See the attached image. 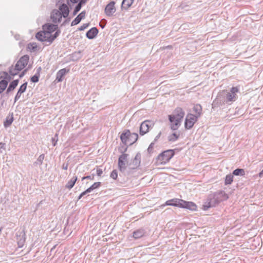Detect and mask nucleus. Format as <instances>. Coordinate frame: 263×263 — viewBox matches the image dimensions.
<instances>
[{
	"label": "nucleus",
	"mask_w": 263,
	"mask_h": 263,
	"mask_svg": "<svg viewBox=\"0 0 263 263\" xmlns=\"http://www.w3.org/2000/svg\"><path fill=\"white\" fill-rule=\"evenodd\" d=\"M67 20H65V22L62 24V25H64L65 23H67Z\"/></svg>",
	"instance_id": "58"
},
{
	"label": "nucleus",
	"mask_w": 263,
	"mask_h": 263,
	"mask_svg": "<svg viewBox=\"0 0 263 263\" xmlns=\"http://www.w3.org/2000/svg\"><path fill=\"white\" fill-rule=\"evenodd\" d=\"M61 33V31L60 30H57L56 32L54 33L53 35L51 34V41L53 42V41L60 35Z\"/></svg>",
	"instance_id": "40"
},
{
	"label": "nucleus",
	"mask_w": 263,
	"mask_h": 263,
	"mask_svg": "<svg viewBox=\"0 0 263 263\" xmlns=\"http://www.w3.org/2000/svg\"><path fill=\"white\" fill-rule=\"evenodd\" d=\"M98 33V29L96 27H93L86 32V36L89 39H93L96 36Z\"/></svg>",
	"instance_id": "16"
},
{
	"label": "nucleus",
	"mask_w": 263,
	"mask_h": 263,
	"mask_svg": "<svg viewBox=\"0 0 263 263\" xmlns=\"http://www.w3.org/2000/svg\"><path fill=\"white\" fill-rule=\"evenodd\" d=\"M198 118L192 114H188L186 117L184 126L186 129H191L197 121Z\"/></svg>",
	"instance_id": "4"
},
{
	"label": "nucleus",
	"mask_w": 263,
	"mask_h": 263,
	"mask_svg": "<svg viewBox=\"0 0 263 263\" xmlns=\"http://www.w3.org/2000/svg\"><path fill=\"white\" fill-rule=\"evenodd\" d=\"M101 186L100 182H95L91 186L87 189L88 192H91L93 190L98 189Z\"/></svg>",
	"instance_id": "35"
},
{
	"label": "nucleus",
	"mask_w": 263,
	"mask_h": 263,
	"mask_svg": "<svg viewBox=\"0 0 263 263\" xmlns=\"http://www.w3.org/2000/svg\"><path fill=\"white\" fill-rule=\"evenodd\" d=\"M182 199H173L172 200H168L166 202V204L168 205L176 206L181 208V204L180 201H182Z\"/></svg>",
	"instance_id": "20"
},
{
	"label": "nucleus",
	"mask_w": 263,
	"mask_h": 263,
	"mask_svg": "<svg viewBox=\"0 0 263 263\" xmlns=\"http://www.w3.org/2000/svg\"><path fill=\"white\" fill-rule=\"evenodd\" d=\"M8 85V81L6 80H2L0 81V93H2Z\"/></svg>",
	"instance_id": "30"
},
{
	"label": "nucleus",
	"mask_w": 263,
	"mask_h": 263,
	"mask_svg": "<svg viewBox=\"0 0 263 263\" xmlns=\"http://www.w3.org/2000/svg\"><path fill=\"white\" fill-rule=\"evenodd\" d=\"M62 16L61 12L57 9H54L51 14V18L54 23L60 22Z\"/></svg>",
	"instance_id": "10"
},
{
	"label": "nucleus",
	"mask_w": 263,
	"mask_h": 263,
	"mask_svg": "<svg viewBox=\"0 0 263 263\" xmlns=\"http://www.w3.org/2000/svg\"><path fill=\"white\" fill-rule=\"evenodd\" d=\"M161 135V132H159V133L158 134V135L155 137V140L156 141L158 138H160V136Z\"/></svg>",
	"instance_id": "52"
},
{
	"label": "nucleus",
	"mask_w": 263,
	"mask_h": 263,
	"mask_svg": "<svg viewBox=\"0 0 263 263\" xmlns=\"http://www.w3.org/2000/svg\"><path fill=\"white\" fill-rule=\"evenodd\" d=\"M138 138V135L136 133H131L129 130H125L121 136L120 139L124 144L131 145L135 143Z\"/></svg>",
	"instance_id": "2"
},
{
	"label": "nucleus",
	"mask_w": 263,
	"mask_h": 263,
	"mask_svg": "<svg viewBox=\"0 0 263 263\" xmlns=\"http://www.w3.org/2000/svg\"><path fill=\"white\" fill-rule=\"evenodd\" d=\"M103 173L102 169L98 168L97 170V174L98 176H101Z\"/></svg>",
	"instance_id": "48"
},
{
	"label": "nucleus",
	"mask_w": 263,
	"mask_h": 263,
	"mask_svg": "<svg viewBox=\"0 0 263 263\" xmlns=\"http://www.w3.org/2000/svg\"><path fill=\"white\" fill-rule=\"evenodd\" d=\"M115 2L111 1L108 3L105 8V13L107 16H112L115 13L116 9L115 8Z\"/></svg>",
	"instance_id": "8"
},
{
	"label": "nucleus",
	"mask_w": 263,
	"mask_h": 263,
	"mask_svg": "<svg viewBox=\"0 0 263 263\" xmlns=\"http://www.w3.org/2000/svg\"><path fill=\"white\" fill-rule=\"evenodd\" d=\"M27 82L23 84L18 90V91L14 98V102H16L21 97V95L24 93L27 88Z\"/></svg>",
	"instance_id": "15"
},
{
	"label": "nucleus",
	"mask_w": 263,
	"mask_h": 263,
	"mask_svg": "<svg viewBox=\"0 0 263 263\" xmlns=\"http://www.w3.org/2000/svg\"><path fill=\"white\" fill-rule=\"evenodd\" d=\"M29 57L28 55H24L15 64L16 67H18V69L22 70L28 63Z\"/></svg>",
	"instance_id": "9"
},
{
	"label": "nucleus",
	"mask_w": 263,
	"mask_h": 263,
	"mask_svg": "<svg viewBox=\"0 0 263 263\" xmlns=\"http://www.w3.org/2000/svg\"><path fill=\"white\" fill-rule=\"evenodd\" d=\"M77 180V177H76V176L73 177L69 181H68V182L65 185V187L69 190H70L71 189H72L73 187Z\"/></svg>",
	"instance_id": "23"
},
{
	"label": "nucleus",
	"mask_w": 263,
	"mask_h": 263,
	"mask_svg": "<svg viewBox=\"0 0 263 263\" xmlns=\"http://www.w3.org/2000/svg\"><path fill=\"white\" fill-rule=\"evenodd\" d=\"M58 25L52 24H47L43 26L44 30L51 34L53 32L58 29Z\"/></svg>",
	"instance_id": "14"
},
{
	"label": "nucleus",
	"mask_w": 263,
	"mask_h": 263,
	"mask_svg": "<svg viewBox=\"0 0 263 263\" xmlns=\"http://www.w3.org/2000/svg\"><path fill=\"white\" fill-rule=\"evenodd\" d=\"M69 71V69L66 70L65 68L60 69L57 73L56 76V79L58 82H60L63 81V77Z\"/></svg>",
	"instance_id": "18"
},
{
	"label": "nucleus",
	"mask_w": 263,
	"mask_h": 263,
	"mask_svg": "<svg viewBox=\"0 0 263 263\" xmlns=\"http://www.w3.org/2000/svg\"><path fill=\"white\" fill-rule=\"evenodd\" d=\"M46 35L45 34V32H44V30L43 31H40V32H38L36 34V38L39 40V41H42V42H44L45 41V35Z\"/></svg>",
	"instance_id": "28"
},
{
	"label": "nucleus",
	"mask_w": 263,
	"mask_h": 263,
	"mask_svg": "<svg viewBox=\"0 0 263 263\" xmlns=\"http://www.w3.org/2000/svg\"><path fill=\"white\" fill-rule=\"evenodd\" d=\"M233 175L235 176H244L245 172L242 168H237L233 172Z\"/></svg>",
	"instance_id": "33"
},
{
	"label": "nucleus",
	"mask_w": 263,
	"mask_h": 263,
	"mask_svg": "<svg viewBox=\"0 0 263 263\" xmlns=\"http://www.w3.org/2000/svg\"><path fill=\"white\" fill-rule=\"evenodd\" d=\"M3 74H4V77L5 78V79H7L8 77H9V76H8V73L7 72H3Z\"/></svg>",
	"instance_id": "51"
},
{
	"label": "nucleus",
	"mask_w": 263,
	"mask_h": 263,
	"mask_svg": "<svg viewBox=\"0 0 263 263\" xmlns=\"http://www.w3.org/2000/svg\"><path fill=\"white\" fill-rule=\"evenodd\" d=\"M85 1H86V0H81V1H80V2H81V4H83V3H85Z\"/></svg>",
	"instance_id": "56"
},
{
	"label": "nucleus",
	"mask_w": 263,
	"mask_h": 263,
	"mask_svg": "<svg viewBox=\"0 0 263 263\" xmlns=\"http://www.w3.org/2000/svg\"><path fill=\"white\" fill-rule=\"evenodd\" d=\"M141 162V155L140 153H137L135 156L134 159L133 160V162L129 164V168L130 169H136L138 167L140 164Z\"/></svg>",
	"instance_id": "11"
},
{
	"label": "nucleus",
	"mask_w": 263,
	"mask_h": 263,
	"mask_svg": "<svg viewBox=\"0 0 263 263\" xmlns=\"http://www.w3.org/2000/svg\"><path fill=\"white\" fill-rule=\"evenodd\" d=\"M42 203V201H41V202L39 203L38 206H39V205H40V204H41Z\"/></svg>",
	"instance_id": "60"
},
{
	"label": "nucleus",
	"mask_w": 263,
	"mask_h": 263,
	"mask_svg": "<svg viewBox=\"0 0 263 263\" xmlns=\"http://www.w3.org/2000/svg\"><path fill=\"white\" fill-rule=\"evenodd\" d=\"M153 125V123L148 120L143 121L140 125V134L144 135L148 132L149 129Z\"/></svg>",
	"instance_id": "7"
},
{
	"label": "nucleus",
	"mask_w": 263,
	"mask_h": 263,
	"mask_svg": "<svg viewBox=\"0 0 263 263\" xmlns=\"http://www.w3.org/2000/svg\"><path fill=\"white\" fill-rule=\"evenodd\" d=\"M13 121V114H12L10 116L7 117L5 121L4 122V125L5 127H9Z\"/></svg>",
	"instance_id": "27"
},
{
	"label": "nucleus",
	"mask_w": 263,
	"mask_h": 263,
	"mask_svg": "<svg viewBox=\"0 0 263 263\" xmlns=\"http://www.w3.org/2000/svg\"><path fill=\"white\" fill-rule=\"evenodd\" d=\"M18 83V80H15L11 82L8 88L7 89L6 93H8L10 91L13 90L15 88V87L17 86Z\"/></svg>",
	"instance_id": "24"
},
{
	"label": "nucleus",
	"mask_w": 263,
	"mask_h": 263,
	"mask_svg": "<svg viewBox=\"0 0 263 263\" xmlns=\"http://www.w3.org/2000/svg\"><path fill=\"white\" fill-rule=\"evenodd\" d=\"M219 202L216 200V197L213 194L209 195L207 199V201L203 204V210H207L209 208L215 206Z\"/></svg>",
	"instance_id": "5"
},
{
	"label": "nucleus",
	"mask_w": 263,
	"mask_h": 263,
	"mask_svg": "<svg viewBox=\"0 0 263 263\" xmlns=\"http://www.w3.org/2000/svg\"><path fill=\"white\" fill-rule=\"evenodd\" d=\"M68 163H64L62 165V168L64 170H67L68 168Z\"/></svg>",
	"instance_id": "49"
},
{
	"label": "nucleus",
	"mask_w": 263,
	"mask_h": 263,
	"mask_svg": "<svg viewBox=\"0 0 263 263\" xmlns=\"http://www.w3.org/2000/svg\"><path fill=\"white\" fill-rule=\"evenodd\" d=\"M126 150H127V147L125 148L124 152L126 151Z\"/></svg>",
	"instance_id": "61"
},
{
	"label": "nucleus",
	"mask_w": 263,
	"mask_h": 263,
	"mask_svg": "<svg viewBox=\"0 0 263 263\" xmlns=\"http://www.w3.org/2000/svg\"><path fill=\"white\" fill-rule=\"evenodd\" d=\"M174 154V152L173 149H168L164 151L157 157V163L159 164H165L167 163L173 157Z\"/></svg>",
	"instance_id": "3"
},
{
	"label": "nucleus",
	"mask_w": 263,
	"mask_h": 263,
	"mask_svg": "<svg viewBox=\"0 0 263 263\" xmlns=\"http://www.w3.org/2000/svg\"><path fill=\"white\" fill-rule=\"evenodd\" d=\"M226 97L227 101L228 102H231V101H235L236 99V94H233L231 93L230 92H228L226 94Z\"/></svg>",
	"instance_id": "26"
},
{
	"label": "nucleus",
	"mask_w": 263,
	"mask_h": 263,
	"mask_svg": "<svg viewBox=\"0 0 263 263\" xmlns=\"http://www.w3.org/2000/svg\"><path fill=\"white\" fill-rule=\"evenodd\" d=\"M128 156V155L127 154H122L119 158L118 167L122 172H124L126 170Z\"/></svg>",
	"instance_id": "6"
},
{
	"label": "nucleus",
	"mask_w": 263,
	"mask_h": 263,
	"mask_svg": "<svg viewBox=\"0 0 263 263\" xmlns=\"http://www.w3.org/2000/svg\"><path fill=\"white\" fill-rule=\"evenodd\" d=\"M216 197V200H218L219 202L226 200L228 198V196L224 191H221L214 193Z\"/></svg>",
	"instance_id": "13"
},
{
	"label": "nucleus",
	"mask_w": 263,
	"mask_h": 263,
	"mask_svg": "<svg viewBox=\"0 0 263 263\" xmlns=\"http://www.w3.org/2000/svg\"><path fill=\"white\" fill-rule=\"evenodd\" d=\"M185 113L180 107H177L173 114L168 116V120L171 122V128L177 130L181 125V121L184 116Z\"/></svg>",
	"instance_id": "1"
},
{
	"label": "nucleus",
	"mask_w": 263,
	"mask_h": 263,
	"mask_svg": "<svg viewBox=\"0 0 263 263\" xmlns=\"http://www.w3.org/2000/svg\"><path fill=\"white\" fill-rule=\"evenodd\" d=\"M59 11L61 12L62 15L65 18L69 15V10L65 4H63L59 7Z\"/></svg>",
	"instance_id": "17"
},
{
	"label": "nucleus",
	"mask_w": 263,
	"mask_h": 263,
	"mask_svg": "<svg viewBox=\"0 0 263 263\" xmlns=\"http://www.w3.org/2000/svg\"><path fill=\"white\" fill-rule=\"evenodd\" d=\"M100 26L102 27V28H103L104 27V26H102V24L101 23H100Z\"/></svg>",
	"instance_id": "59"
},
{
	"label": "nucleus",
	"mask_w": 263,
	"mask_h": 263,
	"mask_svg": "<svg viewBox=\"0 0 263 263\" xmlns=\"http://www.w3.org/2000/svg\"><path fill=\"white\" fill-rule=\"evenodd\" d=\"M27 48L30 51H34L37 48V46L35 43H30L28 45Z\"/></svg>",
	"instance_id": "37"
},
{
	"label": "nucleus",
	"mask_w": 263,
	"mask_h": 263,
	"mask_svg": "<svg viewBox=\"0 0 263 263\" xmlns=\"http://www.w3.org/2000/svg\"><path fill=\"white\" fill-rule=\"evenodd\" d=\"M238 91V88L236 87H233L231 89L230 92L233 94H236V92Z\"/></svg>",
	"instance_id": "45"
},
{
	"label": "nucleus",
	"mask_w": 263,
	"mask_h": 263,
	"mask_svg": "<svg viewBox=\"0 0 263 263\" xmlns=\"http://www.w3.org/2000/svg\"><path fill=\"white\" fill-rule=\"evenodd\" d=\"M44 32H45L46 34V35H45V42H48L50 44L52 43V41H50L51 38V34L49 33V32H47L45 30H44Z\"/></svg>",
	"instance_id": "36"
},
{
	"label": "nucleus",
	"mask_w": 263,
	"mask_h": 263,
	"mask_svg": "<svg viewBox=\"0 0 263 263\" xmlns=\"http://www.w3.org/2000/svg\"><path fill=\"white\" fill-rule=\"evenodd\" d=\"M5 149V144L2 142H0V152L3 153V150Z\"/></svg>",
	"instance_id": "46"
},
{
	"label": "nucleus",
	"mask_w": 263,
	"mask_h": 263,
	"mask_svg": "<svg viewBox=\"0 0 263 263\" xmlns=\"http://www.w3.org/2000/svg\"><path fill=\"white\" fill-rule=\"evenodd\" d=\"M85 11H83L81 12L72 21L71 24V26H73L78 24L81 21L85 18Z\"/></svg>",
	"instance_id": "19"
},
{
	"label": "nucleus",
	"mask_w": 263,
	"mask_h": 263,
	"mask_svg": "<svg viewBox=\"0 0 263 263\" xmlns=\"http://www.w3.org/2000/svg\"><path fill=\"white\" fill-rule=\"evenodd\" d=\"M82 6H81V2H80L75 7L73 14V15H76L77 14V13L81 9Z\"/></svg>",
	"instance_id": "39"
},
{
	"label": "nucleus",
	"mask_w": 263,
	"mask_h": 263,
	"mask_svg": "<svg viewBox=\"0 0 263 263\" xmlns=\"http://www.w3.org/2000/svg\"><path fill=\"white\" fill-rule=\"evenodd\" d=\"M193 110L195 112V115H194V116L199 118L202 114V106L199 104H196L194 106Z\"/></svg>",
	"instance_id": "22"
},
{
	"label": "nucleus",
	"mask_w": 263,
	"mask_h": 263,
	"mask_svg": "<svg viewBox=\"0 0 263 263\" xmlns=\"http://www.w3.org/2000/svg\"><path fill=\"white\" fill-rule=\"evenodd\" d=\"M95 176V174H92L91 175H88L86 176H84L82 178V180H83L84 179H90L93 180Z\"/></svg>",
	"instance_id": "43"
},
{
	"label": "nucleus",
	"mask_w": 263,
	"mask_h": 263,
	"mask_svg": "<svg viewBox=\"0 0 263 263\" xmlns=\"http://www.w3.org/2000/svg\"><path fill=\"white\" fill-rule=\"evenodd\" d=\"M153 146H154V143H151V144L149 145L148 148H147V151L149 153H151L153 152Z\"/></svg>",
	"instance_id": "47"
},
{
	"label": "nucleus",
	"mask_w": 263,
	"mask_h": 263,
	"mask_svg": "<svg viewBox=\"0 0 263 263\" xmlns=\"http://www.w3.org/2000/svg\"><path fill=\"white\" fill-rule=\"evenodd\" d=\"M41 70V67H39L37 69V73H36L35 75L32 76L31 78V81L33 83H37L39 81V77H40V71Z\"/></svg>",
	"instance_id": "31"
},
{
	"label": "nucleus",
	"mask_w": 263,
	"mask_h": 263,
	"mask_svg": "<svg viewBox=\"0 0 263 263\" xmlns=\"http://www.w3.org/2000/svg\"><path fill=\"white\" fill-rule=\"evenodd\" d=\"M181 204V207L182 208H185L192 211L196 210L197 206L195 203L193 202L185 201L184 200L180 201Z\"/></svg>",
	"instance_id": "12"
},
{
	"label": "nucleus",
	"mask_w": 263,
	"mask_h": 263,
	"mask_svg": "<svg viewBox=\"0 0 263 263\" xmlns=\"http://www.w3.org/2000/svg\"><path fill=\"white\" fill-rule=\"evenodd\" d=\"M258 176L260 178L263 177V170L258 174Z\"/></svg>",
	"instance_id": "54"
},
{
	"label": "nucleus",
	"mask_w": 263,
	"mask_h": 263,
	"mask_svg": "<svg viewBox=\"0 0 263 263\" xmlns=\"http://www.w3.org/2000/svg\"><path fill=\"white\" fill-rule=\"evenodd\" d=\"M71 3H77L78 1V0H69Z\"/></svg>",
	"instance_id": "55"
},
{
	"label": "nucleus",
	"mask_w": 263,
	"mask_h": 263,
	"mask_svg": "<svg viewBox=\"0 0 263 263\" xmlns=\"http://www.w3.org/2000/svg\"><path fill=\"white\" fill-rule=\"evenodd\" d=\"M21 70V69H18V67H16L15 66H14V67L11 66L9 68V73L11 76H14L15 75H17L18 72Z\"/></svg>",
	"instance_id": "29"
},
{
	"label": "nucleus",
	"mask_w": 263,
	"mask_h": 263,
	"mask_svg": "<svg viewBox=\"0 0 263 263\" xmlns=\"http://www.w3.org/2000/svg\"><path fill=\"white\" fill-rule=\"evenodd\" d=\"M233 180V175L229 174L226 176L224 183L226 185L231 184Z\"/></svg>",
	"instance_id": "34"
},
{
	"label": "nucleus",
	"mask_w": 263,
	"mask_h": 263,
	"mask_svg": "<svg viewBox=\"0 0 263 263\" xmlns=\"http://www.w3.org/2000/svg\"><path fill=\"white\" fill-rule=\"evenodd\" d=\"M44 159V155H41L37 158V161L35 162V164L41 165L43 163V160Z\"/></svg>",
	"instance_id": "38"
},
{
	"label": "nucleus",
	"mask_w": 263,
	"mask_h": 263,
	"mask_svg": "<svg viewBox=\"0 0 263 263\" xmlns=\"http://www.w3.org/2000/svg\"><path fill=\"white\" fill-rule=\"evenodd\" d=\"M90 193V192H88L87 191V189L86 190H85L84 192H82L81 193V196H84L86 194H87V193Z\"/></svg>",
	"instance_id": "50"
},
{
	"label": "nucleus",
	"mask_w": 263,
	"mask_h": 263,
	"mask_svg": "<svg viewBox=\"0 0 263 263\" xmlns=\"http://www.w3.org/2000/svg\"><path fill=\"white\" fill-rule=\"evenodd\" d=\"M179 136V134L174 133L168 136V140L170 142H175L178 139Z\"/></svg>",
	"instance_id": "32"
},
{
	"label": "nucleus",
	"mask_w": 263,
	"mask_h": 263,
	"mask_svg": "<svg viewBox=\"0 0 263 263\" xmlns=\"http://www.w3.org/2000/svg\"><path fill=\"white\" fill-rule=\"evenodd\" d=\"M83 197V196H81V194L79 195V197H78V200L80 199L82 197Z\"/></svg>",
	"instance_id": "57"
},
{
	"label": "nucleus",
	"mask_w": 263,
	"mask_h": 263,
	"mask_svg": "<svg viewBox=\"0 0 263 263\" xmlns=\"http://www.w3.org/2000/svg\"><path fill=\"white\" fill-rule=\"evenodd\" d=\"M58 140V134H56L55 135V136L53 137H52L51 139V141H52L53 146H55Z\"/></svg>",
	"instance_id": "42"
},
{
	"label": "nucleus",
	"mask_w": 263,
	"mask_h": 263,
	"mask_svg": "<svg viewBox=\"0 0 263 263\" xmlns=\"http://www.w3.org/2000/svg\"><path fill=\"white\" fill-rule=\"evenodd\" d=\"M133 2L134 0H123L121 7L123 9H127L132 6Z\"/></svg>",
	"instance_id": "25"
},
{
	"label": "nucleus",
	"mask_w": 263,
	"mask_h": 263,
	"mask_svg": "<svg viewBox=\"0 0 263 263\" xmlns=\"http://www.w3.org/2000/svg\"><path fill=\"white\" fill-rule=\"evenodd\" d=\"M144 234V230L143 229H140L135 231L133 233V236L135 239H139L143 236Z\"/></svg>",
	"instance_id": "21"
},
{
	"label": "nucleus",
	"mask_w": 263,
	"mask_h": 263,
	"mask_svg": "<svg viewBox=\"0 0 263 263\" xmlns=\"http://www.w3.org/2000/svg\"><path fill=\"white\" fill-rule=\"evenodd\" d=\"M26 71V70H25L24 71H23L19 76L20 78H22L23 77L24 74H25V72Z\"/></svg>",
	"instance_id": "53"
},
{
	"label": "nucleus",
	"mask_w": 263,
	"mask_h": 263,
	"mask_svg": "<svg viewBox=\"0 0 263 263\" xmlns=\"http://www.w3.org/2000/svg\"><path fill=\"white\" fill-rule=\"evenodd\" d=\"M110 177L114 180H116L118 177L117 171L116 170H113L110 175Z\"/></svg>",
	"instance_id": "41"
},
{
	"label": "nucleus",
	"mask_w": 263,
	"mask_h": 263,
	"mask_svg": "<svg viewBox=\"0 0 263 263\" xmlns=\"http://www.w3.org/2000/svg\"><path fill=\"white\" fill-rule=\"evenodd\" d=\"M89 26V24L86 23L83 24V25H82L80 27H79L78 29L79 31H82L85 30L86 28H87Z\"/></svg>",
	"instance_id": "44"
}]
</instances>
